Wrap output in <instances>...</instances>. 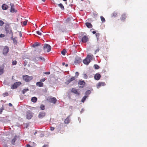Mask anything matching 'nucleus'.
<instances>
[{
  "label": "nucleus",
  "instance_id": "obj_18",
  "mask_svg": "<svg viewBox=\"0 0 147 147\" xmlns=\"http://www.w3.org/2000/svg\"><path fill=\"white\" fill-rule=\"evenodd\" d=\"M126 18L127 16L125 14H123L121 15L120 18V19L121 21H124Z\"/></svg>",
  "mask_w": 147,
  "mask_h": 147
},
{
  "label": "nucleus",
  "instance_id": "obj_37",
  "mask_svg": "<svg viewBox=\"0 0 147 147\" xmlns=\"http://www.w3.org/2000/svg\"><path fill=\"white\" fill-rule=\"evenodd\" d=\"M100 34L99 33H96V36L97 38V40L98 41L99 40V37Z\"/></svg>",
  "mask_w": 147,
  "mask_h": 147
},
{
  "label": "nucleus",
  "instance_id": "obj_4",
  "mask_svg": "<svg viewBox=\"0 0 147 147\" xmlns=\"http://www.w3.org/2000/svg\"><path fill=\"white\" fill-rule=\"evenodd\" d=\"M23 78L26 82H28L32 79L33 77L32 76H30L28 75H26L23 76Z\"/></svg>",
  "mask_w": 147,
  "mask_h": 147
},
{
  "label": "nucleus",
  "instance_id": "obj_33",
  "mask_svg": "<svg viewBox=\"0 0 147 147\" xmlns=\"http://www.w3.org/2000/svg\"><path fill=\"white\" fill-rule=\"evenodd\" d=\"M87 96H85L84 97H83L81 100L82 102H84V101L85 100L86 98H87Z\"/></svg>",
  "mask_w": 147,
  "mask_h": 147
},
{
  "label": "nucleus",
  "instance_id": "obj_14",
  "mask_svg": "<svg viewBox=\"0 0 147 147\" xmlns=\"http://www.w3.org/2000/svg\"><path fill=\"white\" fill-rule=\"evenodd\" d=\"M101 77L100 75L98 73H96L94 76V78L96 80H99Z\"/></svg>",
  "mask_w": 147,
  "mask_h": 147
},
{
  "label": "nucleus",
  "instance_id": "obj_41",
  "mask_svg": "<svg viewBox=\"0 0 147 147\" xmlns=\"http://www.w3.org/2000/svg\"><path fill=\"white\" fill-rule=\"evenodd\" d=\"M17 62L16 60L13 61L12 62V64L13 65H16L17 64Z\"/></svg>",
  "mask_w": 147,
  "mask_h": 147
},
{
  "label": "nucleus",
  "instance_id": "obj_26",
  "mask_svg": "<svg viewBox=\"0 0 147 147\" xmlns=\"http://www.w3.org/2000/svg\"><path fill=\"white\" fill-rule=\"evenodd\" d=\"M70 122V119L69 117H67L65 120L64 122L65 123H69Z\"/></svg>",
  "mask_w": 147,
  "mask_h": 147
},
{
  "label": "nucleus",
  "instance_id": "obj_2",
  "mask_svg": "<svg viewBox=\"0 0 147 147\" xmlns=\"http://www.w3.org/2000/svg\"><path fill=\"white\" fill-rule=\"evenodd\" d=\"M43 49L44 51H46L47 52H49L51 51V48L49 45L45 44L44 45Z\"/></svg>",
  "mask_w": 147,
  "mask_h": 147
},
{
  "label": "nucleus",
  "instance_id": "obj_8",
  "mask_svg": "<svg viewBox=\"0 0 147 147\" xmlns=\"http://www.w3.org/2000/svg\"><path fill=\"white\" fill-rule=\"evenodd\" d=\"M81 61L82 59L80 57H76L74 63L75 64H76L81 63Z\"/></svg>",
  "mask_w": 147,
  "mask_h": 147
},
{
  "label": "nucleus",
  "instance_id": "obj_11",
  "mask_svg": "<svg viewBox=\"0 0 147 147\" xmlns=\"http://www.w3.org/2000/svg\"><path fill=\"white\" fill-rule=\"evenodd\" d=\"M88 40V36H83L82 39V41L84 43H85Z\"/></svg>",
  "mask_w": 147,
  "mask_h": 147
},
{
  "label": "nucleus",
  "instance_id": "obj_31",
  "mask_svg": "<svg viewBox=\"0 0 147 147\" xmlns=\"http://www.w3.org/2000/svg\"><path fill=\"white\" fill-rule=\"evenodd\" d=\"M38 60H41L42 61H45V58L42 57H38Z\"/></svg>",
  "mask_w": 147,
  "mask_h": 147
},
{
  "label": "nucleus",
  "instance_id": "obj_5",
  "mask_svg": "<svg viewBox=\"0 0 147 147\" xmlns=\"http://www.w3.org/2000/svg\"><path fill=\"white\" fill-rule=\"evenodd\" d=\"M26 116L27 119H30L33 117V113L30 111H28L26 112Z\"/></svg>",
  "mask_w": 147,
  "mask_h": 147
},
{
  "label": "nucleus",
  "instance_id": "obj_44",
  "mask_svg": "<svg viewBox=\"0 0 147 147\" xmlns=\"http://www.w3.org/2000/svg\"><path fill=\"white\" fill-rule=\"evenodd\" d=\"M4 110V108L3 107H1L0 109V114H1L3 110Z\"/></svg>",
  "mask_w": 147,
  "mask_h": 147
},
{
  "label": "nucleus",
  "instance_id": "obj_51",
  "mask_svg": "<svg viewBox=\"0 0 147 147\" xmlns=\"http://www.w3.org/2000/svg\"><path fill=\"white\" fill-rule=\"evenodd\" d=\"M49 146L48 145H45L42 147H48Z\"/></svg>",
  "mask_w": 147,
  "mask_h": 147
},
{
  "label": "nucleus",
  "instance_id": "obj_55",
  "mask_svg": "<svg viewBox=\"0 0 147 147\" xmlns=\"http://www.w3.org/2000/svg\"><path fill=\"white\" fill-rule=\"evenodd\" d=\"M3 147H8L7 145H4Z\"/></svg>",
  "mask_w": 147,
  "mask_h": 147
},
{
  "label": "nucleus",
  "instance_id": "obj_58",
  "mask_svg": "<svg viewBox=\"0 0 147 147\" xmlns=\"http://www.w3.org/2000/svg\"><path fill=\"white\" fill-rule=\"evenodd\" d=\"M65 66H66V67H67L68 66V64H66L65 65Z\"/></svg>",
  "mask_w": 147,
  "mask_h": 147
},
{
  "label": "nucleus",
  "instance_id": "obj_53",
  "mask_svg": "<svg viewBox=\"0 0 147 147\" xmlns=\"http://www.w3.org/2000/svg\"><path fill=\"white\" fill-rule=\"evenodd\" d=\"M8 105L10 107H11L12 106V104L11 103H9Z\"/></svg>",
  "mask_w": 147,
  "mask_h": 147
},
{
  "label": "nucleus",
  "instance_id": "obj_57",
  "mask_svg": "<svg viewBox=\"0 0 147 147\" xmlns=\"http://www.w3.org/2000/svg\"><path fill=\"white\" fill-rule=\"evenodd\" d=\"M37 133V131H35V133H34V135H35Z\"/></svg>",
  "mask_w": 147,
  "mask_h": 147
},
{
  "label": "nucleus",
  "instance_id": "obj_38",
  "mask_svg": "<svg viewBox=\"0 0 147 147\" xmlns=\"http://www.w3.org/2000/svg\"><path fill=\"white\" fill-rule=\"evenodd\" d=\"M91 93V92L90 90H88L87 91L85 92V94L86 95H88L90 94Z\"/></svg>",
  "mask_w": 147,
  "mask_h": 147
},
{
  "label": "nucleus",
  "instance_id": "obj_17",
  "mask_svg": "<svg viewBox=\"0 0 147 147\" xmlns=\"http://www.w3.org/2000/svg\"><path fill=\"white\" fill-rule=\"evenodd\" d=\"M105 85V82H99L97 85V87L98 88L101 86H104Z\"/></svg>",
  "mask_w": 147,
  "mask_h": 147
},
{
  "label": "nucleus",
  "instance_id": "obj_45",
  "mask_svg": "<svg viewBox=\"0 0 147 147\" xmlns=\"http://www.w3.org/2000/svg\"><path fill=\"white\" fill-rule=\"evenodd\" d=\"M3 95L4 96H7L8 95V94L7 93H3Z\"/></svg>",
  "mask_w": 147,
  "mask_h": 147
},
{
  "label": "nucleus",
  "instance_id": "obj_9",
  "mask_svg": "<svg viewBox=\"0 0 147 147\" xmlns=\"http://www.w3.org/2000/svg\"><path fill=\"white\" fill-rule=\"evenodd\" d=\"M9 49L8 47L6 46H5L3 50V54L4 55L6 54L9 52Z\"/></svg>",
  "mask_w": 147,
  "mask_h": 147
},
{
  "label": "nucleus",
  "instance_id": "obj_12",
  "mask_svg": "<svg viewBox=\"0 0 147 147\" xmlns=\"http://www.w3.org/2000/svg\"><path fill=\"white\" fill-rule=\"evenodd\" d=\"M49 102L51 103L55 104L57 101V99L55 97L50 98L49 99Z\"/></svg>",
  "mask_w": 147,
  "mask_h": 147
},
{
  "label": "nucleus",
  "instance_id": "obj_20",
  "mask_svg": "<svg viewBox=\"0 0 147 147\" xmlns=\"http://www.w3.org/2000/svg\"><path fill=\"white\" fill-rule=\"evenodd\" d=\"M36 85L39 87H43V83L41 82H37L36 83Z\"/></svg>",
  "mask_w": 147,
  "mask_h": 147
},
{
  "label": "nucleus",
  "instance_id": "obj_56",
  "mask_svg": "<svg viewBox=\"0 0 147 147\" xmlns=\"http://www.w3.org/2000/svg\"><path fill=\"white\" fill-rule=\"evenodd\" d=\"M65 65V63L64 62H63V63H62V65H63V66H64V65Z\"/></svg>",
  "mask_w": 147,
  "mask_h": 147
},
{
  "label": "nucleus",
  "instance_id": "obj_46",
  "mask_svg": "<svg viewBox=\"0 0 147 147\" xmlns=\"http://www.w3.org/2000/svg\"><path fill=\"white\" fill-rule=\"evenodd\" d=\"M55 128L54 127H50V130L51 131H53L55 129Z\"/></svg>",
  "mask_w": 147,
  "mask_h": 147
},
{
  "label": "nucleus",
  "instance_id": "obj_60",
  "mask_svg": "<svg viewBox=\"0 0 147 147\" xmlns=\"http://www.w3.org/2000/svg\"><path fill=\"white\" fill-rule=\"evenodd\" d=\"M22 34L21 33L20 34V36H22Z\"/></svg>",
  "mask_w": 147,
  "mask_h": 147
},
{
  "label": "nucleus",
  "instance_id": "obj_40",
  "mask_svg": "<svg viewBox=\"0 0 147 147\" xmlns=\"http://www.w3.org/2000/svg\"><path fill=\"white\" fill-rule=\"evenodd\" d=\"M40 108L41 110H44L45 109V106L42 105H40Z\"/></svg>",
  "mask_w": 147,
  "mask_h": 147
},
{
  "label": "nucleus",
  "instance_id": "obj_59",
  "mask_svg": "<svg viewBox=\"0 0 147 147\" xmlns=\"http://www.w3.org/2000/svg\"><path fill=\"white\" fill-rule=\"evenodd\" d=\"M43 1L45 2L46 0H42Z\"/></svg>",
  "mask_w": 147,
  "mask_h": 147
},
{
  "label": "nucleus",
  "instance_id": "obj_48",
  "mask_svg": "<svg viewBox=\"0 0 147 147\" xmlns=\"http://www.w3.org/2000/svg\"><path fill=\"white\" fill-rule=\"evenodd\" d=\"M46 78H44L42 79L40 81L41 82H44L46 80Z\"/></svg>",
  "mask_w": 147,
  "mask_h": 147
},
{
  "label": "nucleus",
  "instance_id": "obj_13",
  "mask_svg": "<svg viewBox=\"0 0 147 147\" xmlns=\"http://www.w3.org/2000/svg\"><path fill=\"white\" fill-rule=\"evenodd\" d=\"M10 27L9 24H7L5 26V30L6 34H8L10 30Z\"/></svg>",
  "mask_w": 147,
  "mask_h": 147
},
{
  "label": "nucleus",
  "instance_id": "obj_21",
  "mask_svg": "<svg viewBox=\"0 0 147 147\" xmlns=\"http://www.w3.org/2000/svg\"><path fill=\"white\" fill-rule=\"evenodd\" d=\"M2 9L3 10H7L8 8V6L6 4H3L2 6Z\"/></svg>",
  "mask_w": 147,
  "mask_h": 147
},
{
  "label": "nucleus",
  "instance_id": "obj_43",
  "mask_svg": "<svg viewBox=\"0 0 147 147\" xmlns=\"http://www.w3.org/2000/svg\"><path fill=\"white\" fill-rule=\"evenodd\" d=\"M27 22H28L27 20H26V21H24L23 22V24L24 26H26L27 25Z\"/></svg>",
  "mask_w": 147,
  "mask_h": 147
},
{
  "label": "nucleus",
  "instance_id": "obj_34",
  "mask_svg": "<svg viewBox=\"0 0 147 147\" xmlns=\"http://www.w3.org/2000/svg\"><path fill=\"white\" fill-rule=\"evenodd\" d=\"M28 90L29 89L27 88L24 89L22 90V93L23 94H24L25 92L28 91Z\"/></svg>",
  "mask_w": 147,
  "mask_h": 147
},
{
  "label": "nucleus",
  "instance_id": "obj_32",
  "mask_svg": "<svg viewBox=\"0 0 147 147\" xmlns=\"http://www.w3.org/2000/svg\"><path fill=\"white\" fill-rule=\"evenodd\" d=\"M9 34H11V38H12L13 39V32L11 30V29L10 30H9Z\"/></svg>",
  "mask_w": 147,
  "mask_h": 147
},
{
  "label": "nucleus",
  "instance_id": "obj_42",
  "mask_svg": "<svg viewBox=\"0 0 147 147\" xmlns=\"http://www.w3.org/2000/svg\"><path fill=\"white\" fill-rule=\"evenodd\" d=\"M4 22L2 21V20H0V26H1L3 25L4 24Z\"/></svg>",
  "mask_w": 147,
  "mask_h": 147
},
{
  "label": "nucleus",
  "instance_id": "obj_19",
  "mask_svg": "<svg viewBox=\"0 0 147 147\" xmlns=\"http://www.w3.org/2000/svg\"><path fill=\"white\" fill-rule=\"evenodd\" d=\"M118 13L116 11H115L113 13L111 14V16L112 17L115 18L117 17L118 16Z\"/></svg>",
  "mask_w": 147,
  "mask_h": 147
},
{
  "label": "nucleus",
  "instance_id": "obj_10",
  "mask_svg": "<svg viewBox=\"0 0 147 147\" xmlns=\"http://www.w3.org/2000/svg\"><path fill=\"white\" fill-rule=\"evenodd\" d=\"M76 78L75 77H71L70 79L68 80L67 81H66L65 83V84L67 85L69 83H70L71 82L74 80H75Z\"/></svg>",
  "mask_w": 147,
  "mask_h": 147
},
{
  "label": "nucleus",
  "instance_id": "obj_62",
  "mask_svg": "<svg viewBox=\"0 0 147 147\" xmlns=\"http://www.w3.org/2000/svg\"><path fill=\"white\" fill-rule=\"evenodd\" d=\"M86 76V74H85V76Z\"/></svg>",
  "mask_w": 147,
  "mask_h": 147
},
{
  "label": "nucleus",
  "instance_id": "obj_29",
  "mask_svg": "<svg viewBox=\"0 0 147 147\" xmlns=\"http://www.w3.org/2000/svg\"><path fill=\"white\" fill-rule=\"evenodd\" d=\"M58 6L60 7L62 10H64V7L63 5L61 3L58 4Z\"/></svg>",
  "mask_w": 147,
  "mask_h": 147
},
{
  "label": "nucleus",
  "instance_id": "obj_28",
  "mask_svg": "<svg viewBox=\"0 0 147 147\" xmlns=\"http://www.w3.org/2000/svg\"><path fill=\"white\" fill-rule=\"evenodd\" d=\"M17 136H15L14 138L11 141V143L13 145L14 144V143L15 142L16 140V137Z\"/></svg>",
  "mask_w": 147,
  "mask_h": 147
},
{
  "label": "nucleus",
  "instance_id": "obj_7",
  "mask_svg": "<svg viewBox=\"0 0 147 147\" xmlns=\"http://www.w3.org/2000/svg\"><path fill=\"white\" fill-rule=\"evenodd\" d=\"M46 115L45 112L42 111L40 112L38 115V117L39 119H42Z\"/></svg>",
  "mask_w": 147,
  "mask_h": 147
},
{
  "label": "nucleus",
  "instance_id": "obj_3",
  "mask_svg": "<svg viewBox=\"0 0 147 147\" xmlns=\"http://www.w3.org/2000/svg\"><path fill=\"white\" fill-rule=\"evenodd\" d=\"M74 21V20L72 18H67L66 20V22L68 25L72 26L73 24V22Z\"/></svg>",
  "mask_w": 147,
  "mask_h": 147
},
{
  "label": "nucleus",
  "instance_id": "obj_27",
  "mask_svg": "<svg viewBox=\"0 0 147 147\" xmlns=\"http://www.w3.org/2000/svg\"><path fill=\"white\" fill-rule=\"evenodd\" d=\"M37 100V98L35 97H33L31 98V101L34 102H36Z\"/></svg>",
  "mask_w": 147,
  "mask_h": 147
},
{
  "label": "nucleus",
  "instance_id": "obj_25",
  "mask_svg": "<svg viewBox=\"0 0 147 147\" xmlns=\"http://www.w3.org/2000/svg\"><path fill=\"white\" fill-rule=\"evenodd\" d=\"M40 44L37 42H36L35 43L32 45V47H36L39 46L40 45Z\"/></svg>",
  "mask_w": 147,
  "mask_h": 147
},
{
  "label": "nucleus",
  "instance_id": "obj_52",
  "mask_svg": "<svg viewBox=\"0 0 147 147\" xmlns=\"http://www.w3.org/2000/svg\"><path fill=\"white\" fill-rule=\"evenodd\" d=\"M26 147H32L30 145L28 144L26 145Z\"/></svg>",
  "mask_w": 147,
  "mask_h": 147
},
{
  "label": "nucleus",
  "instance_id": "obj_63",
  "mask_svg": "<svg viewBox=\"0 0 147 147\" xmlns=\"http://www.w3.org/2000/svg\"><path fill=\"white\" fill-rule=\"evenodd\" d=\"M86 76V74H85V76Z\"/></svg>",
  "mask_w": 147,
  "mask_h": 147
},
{
  "label": "nucleus",
  "instance_id": "obj_22",
  "mask_svg": "<svg viewBox=\"0 0 147 147\" xmlns=\"http://www.w3.org/2000/svg\"><path fill=\"white\" fill-rule=\"evenodd\" d=\"M85 24L86 26L88 28H91L92 27V25L91 23L89 22H86Z\"/></svg>",
  "mask_w": 147,
  "mask_h": 147
},
{
  "label": "nucleus",
  "instance_id": "obj_54",
  "mask_svg": "<svg viewBox=\"0 0 147 147\" xmlns=\"http://www.w3.org/2000/svg\"><path fill=\"white\" fill-rule=\"evenodd\" d=\"M96 32L95 31H93L92 32V33H93V34H95V33H96Z\"/></svg>",
  "mask_w": 147,
  "mask_h": 147
},
{
  "label": "nucleus",
  "instance_id": "obj_39",
  "mask_svg": "<svg viewBox=\"0 0 147 147\" xmlns=\"http://www.w3.org/2000/svg\"><path fill=\"white\" fill-rule=\"evenodd\" d=\"M94 67L95 68V69H98L100 67L99 66L96 64H95L94 65Z\"/></svg>",
  "mask_w": 147,
  "mask_h": 147
},
{
  "label": "nucleus",
  "instance_id": "obj_1",
  "mask_svg": "<svg viewBox=\"0 0 147 147\" xmlns=\"http://www.w3.org/2000/svg\"><path fill=\"white\" fill-rule=\"evenodd\" d=\"M93 55L92 54L88 55L85 59L83 60V63L86 65H88L93 58Z\"/></svg>",
  "mask_w": 147,
  "mask_h": 147
},
{
  "label": "nucleus",
  "instance_id": "obj_6",
  "mask_svg": "<svg viewBox=\"0 0 147 147\" xmlns=\"http://www.w3.org/2000/svg\"><path fill=\"white\" fill-rule=\"evenodd\" d=\"M21 84L20 82H16L11 85V88L12 89L17 88Z\"/></svg>",
  "mask_w": 147,
  "mask_h": 147
},
{
  "label": "nucleus",
  "instance_id": "obj_61",
  "mask_svg": "<svg viewBox=\"0 0 147 147\" xmlns=\"http://www.w3.org/2000/svg\"><path fill=\"white\" fill-rule=\"evenodd\" d=\"M81 1H83V0H81Z\"/></svg>",
  "mask_w": 147,
  "mask_h": 147
},
{
  "label": "nucleus",
  "instance_id": "obj_36",
  "mask_svg": "<svg viewBox=\"0 0 147 147\" xmlns=\"http://www.w3.org/2000/svg\"><path fill=\"white\" fill-rule=\"evenodd\" d=\"M41 30H40V31H38L36 32V33L37 34H38L40 36H41L42 34V32H41Z\"/></svg>",
  "mask_w": 147,
  "mask_h": 147
},
{
  "label": "nucleus",
  "instance_id": "obj_23",
  "mask_svg": "<svg viewBox=\"0 0 147 147\" xmlns=\"http://www.w3.org/2000/svg\"><path fill=\"white\" fill-rule=\"evenodd\" d=\"M14 5L13 4H11V9L10 10V11L11 12H16L15 9L14 7Z\"/></svg>",
  "mask_w": 147,
  "mask_h": 147
},
{
  "label": "nucleus",
  "instance_id": "obj_49",
  "mask_svg": "<svg viewBox=\"0 0 147 147\" xmlns=\"http://www.w3.org/2000/svg\"><path fill=\"white\" fill-rule=\"evenodd\" d=\"M50 73L49 71L46 72L44 73L45 74H47V75L49 74H50Z\"/></svg>",
  "mask_w": 147,
  "mask_h": 147
},
{
  "label": "nucleus",
  "instance_id": "obj_30",
  "mask_svg": "<svg viewBox=\"0 0 147 147\" xmlns=\"http://www.w3.org/2000/svg\"><path fill=\"white\" fill-rule=\"evenodd\" d=\"M100 18L102 22H105V19L103 16H101Z\"/></svg>",
  "mask_w": 147,
  "mask_h": 147
},
{
  "label": "nucleus",
  "instance_id": "obj_47",
  "mask_svg": "<svg viewBox=\"0 0 147 147\" xmlns=\"http://www.w3.org/2000/svg\"><path fill=\"white\" fill-rule=\"evenodd\" d=\"M5 36V35L4 34H0V37L1 38H3Z\"/></svg>",
  "mask_w": 147,
  "mask_h": 147
},
{
  "label": "nucleus",
  "instance_id": "obj_16",
  "mask_svg": "<svg viewBox=\"0 0 147 147\" xmlns=\"http://www.w3.org/2000/svg\"><path fill=\"white\" fill-rule=\"evenodd\" d=\"M71 92L74 94H77L78 95H80V93L78 92V90L76 88H72L71 90Z\"/></svg>",
  "mask_w": 147,
  "mask_h": 147
},
{
  "label": "nucleus",
  "instance_id": "obj_35",
  "mask_svg": "<svg viewBox=\"0 0 147 147\" xmlns=\"http://www.w3.org/2000/svg\"><path fill=\"white\" fill-rule=\"evenodd\" d=\"M66 51V49H64L61 52V54L63 55H65Z\"/></svg>",
  "mask_w": 147,
  "mask_h": 147
},
{
  "label": "nucleus",
  "instance_id": "obj_15",
  "mask_svg": "<svg viewBox=\"0 0 147 147\" xmlns=\"http://www.w3.org/2000/svg\"><path fill=\"white\" fill-rule=\"evenodd\" d=\"M78 84L80 85V87L83 88L84 87L85 84V82H84V80L83 81H79L78 82Z\"/></svg>",
  "mask_w": 147,
  "mask_h": 147
},
{
  "label": "nucleus",
  "instance_id": "obj_50",
  "mask_svg": "<svg viewBox=\"0 0 147 147\" xmlns=\"http://www.w3.org/2000/svg\"><path fill=\"white\" fill-rule=\"evenodd\" d=\"M75 75L77 76L76 78H77V76L79 75V73L78 72H77L75 73Z\"/></svg>",
  "mask_w": 147,
  "mask_h": 147
},
{
  "label": "nucleus",
  "instance_id": "obj_24",
  "mask_svg": "<svg viewBox=\"0 0 147 147\" xmlns=\"http://www.w3.org/2000/svg\"><path fill=\"white\" fill-rule=\"evenodd\" d=\"M4 72V67L2 66H0V75L2 74Z\"/></svg>",
  "mask_w": 147,
  "mask_h": 147
}]
</instances>
